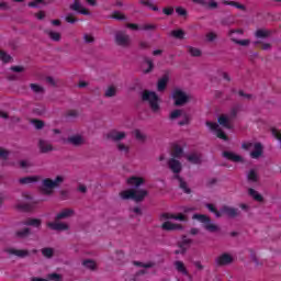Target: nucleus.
<instances>
[{"label": "nucleus", "instance_id": "nucleus-4", "mask_svg": "<svg viewBox=\"0 0 281 281\" xmlns=\"http://www.w3.org/2000/svg\"><path fill=\"white\" fill-rule=\"evenodd\" d=\"M142 100L143 102H148L153 113H157V111H159V95H157V92L144 90L142 92Z\"/></svg>", "mask_w": 281, "mask_h": 281}, {"label": "nucleus", "instance_id": "nucleus-57", "mask_svg": "<svg viewBox=\"0 0 281 281\" xmlns=\"http://www.w3.org/2000/svg\"><path fill=\"white\" fill-rule=\"evenodd\" d=\"M31 89L34 91V93H43V87L36 83H31Z\"/></svg>", "mask_w": 281, "mask_h": 281}, {"label": "nucleus", "instance_id": "nucleus-6", "mask_svg": "<svg viewBox=\"0 0 281 281\" xmlns=\"http://www.w3.org/2000/svg\"><path fill=\"white\" fill-rule=\"evenodd\" d=\"M172 100L175 102V106H184L190 102V97L183 92V90L176 88L172 91Z\"/></svg>", "mask_w": 281, "mask_h": 281}, {"label": "nucleus", "instance_id": "nucleus-2", "mask_svg": "<svg viewBox=\"0 0 281 281\" xmlns=\"http://www.w3.org/2000/svg\"><path fill=\"white\" fill-rule=\"evenodd\" d=\"M65 182V177L57 176L54 180L50 178H46L42 181V192L44 194H54V190L56 188H60V186Z\"/></svg>", "mask_w": 281, "mask_h": 281}, {"label": "nucleus", "instance_id": "nucleus-25", "mask_svg": "<svg viewBox=\"0 0 281 281\" xmlns=\"http://www.w3.org/2000/svg\"><path fill=\"white\" fill-rule=\"evenodd\" d=\"M173 265L179 273H182V276H189L188 269L186 268V263H183V261H175Z\"/></svg>", "mask_w": 281, "mask_h": 281}, {"label": "nucleus", "instance_id": "nucleus-5", "mask_svg": "<svg viewBox=\"0 0 281 281\" xmlns=\"http://www.w3.org/2000/svg\"><path fill=\"white\" fill-rule=\"evenodd\" d=\"M241 148L244 150H251V148H254L250 153L251 159H260V157H262L263 147L261 143H243Z\"/></svg>", "mask_w": 281, "mask_h": 281}, {"label": "nucleus", "instance_id": "nucleus-56", "mask_svg": "<svg viewBox=\"0 0 281 281\" xmlns=\"http://www.w3.org/2000/svg\"><path fill=\"white\" fill-rule=\"evenodd\" d=\"M145 61L148 65V68L146 70H144V74H150L155 67V65L153 64V61L149 58H146Z\"/></svg>", "mask_w": 281, "mask_h": 281}, {"label": "nucleus", "instance_id": "nucleus-34", "mask_svg": "<svg viewBox=\"0 0 281 281\" xmlns=\"http://www.w3.org/2000/svg\"><path fill=\"white\" fill-rule=\"evenodd\" d=\"M255 36L256 38H268V36H271V31L257 30Z\"/></svg>", "mask_w": 281, "mask_h": 281}, {"label": "nucleus", "instance_id": "nucleus-39", "mask_svg": "<svg viewBox=\"0 0 281 281\" xmlns=\"http://www.w3.org/2000/svg\"><path fill=\"white\" fill-rule=\"evenodd\" d=\"M171 35L173 36V38H179L181 41L184 38L186 32H183V30H173L171 32Z\"/></svg>", "mask_w": 281, "mask_h": 281}, {"label": "nucleus", "instance_id": "nucleus-28", "mask_svg": "<svg viewBox=\"0 0 281 281\" xmlns=\"http://www.w3.org/2000/svg\"><path fill=\"white\" fill-rule=\"evenodd\" d=\"M217 121L221 126H224V128H232V124H229V117L226 115H221Z\"/></svg>", "mask_w": 281, "mask_h": 281}, {"label": "nucleus", "instance_id": "nucleus-26", "mask_svg": "<svg viewBox=\"0 0 281 281\" xmlns=\"http://www.w3.org/2000/svg\"><path fill=\"white\" fill-rule=\"evenodd\" d=\"M222 3L223 5H232L233 8H237V10H243V11L247 10V8L244 4L236 1L223 0Z\"/></svg>", "mask_w": 281, "mask_h": 281}, {"label": "nucleus", "instance_id": "nucleus-16", "mask_svg": "<svg viewBox=\"0 0 281 281\" xmlns=\"http://www.w3.org/2000/svg\"><path fill=\"white\" fill-rule=\"evenodd\" d=\"M222 157H224V159H227L228 161H234L235 164H240L243 162V158L240 155H236L232 151H223L222 153Z\"/></svg>", "mask_w": 281, "mask_h": 281}, {"label": "nucleus", "instance_id": "nucleus-3", "mask_svg": "<svg viewBox=\"0 0 281 281\" xmlns=\"http://www.w3.org/2000/svg\"><path fill=\"white\" fill-rule=\"evenodd\" d=\"M192 218L193 221H199V223H202L203 229L210 232L211 234H214L221 229L218 225L214 224L212 218L205 214L195 213L192 215Z\"/></svg>", "mask_w": 281, "mask_h": 281}, {"label": "nucleus", "instance_id": "nucleus-11", "mask_svg": "<svg viewBox=\"0 0 281 281\" xmlns=\"http://www.w3.org/2000/svg\"><path fill=\"white\" fill-rule=\"evenodd\" d=\"M106 139H111L112 142H122V139H126V132H120L117 130H111L106 134Z\"/></svg>", "mask_w": 281, "mask_h": 281}, {"label": "nucleus", "instance_id": "nucleus-9", "mask_svg": "<svg viewBox=\"0 0 281 281\" xmlns=\"http://www.w3.org/2000/svg\"><path fill=\"white\" fill-rule=\"evenodd\" d=\"M234 34H244L243 30H231L228 32V36L231 37V41L236 45H240L241 47H247V45H249V40H237Z\"/></svg>", "mask_w": 281, "mask_h": 281}, {"label": "nucleus", "instance_id": "nucleus-17", "mask_svg": "<svg viewBox=\"0 0 281 281\" xmlns=\"http://www.w3.org/2000/svg\"><path fill=\"white\" fill-rule=\"evenodd\" d=\"M173 179H177V181L179 183V188H180V190H182V192H184V194H192V189H190V187H188V182H186V180H183V178H181V176L176 175L173 177Z\"/></svg>", "mask_w": 281, "mask_h": 281}, {"label": "nucleus", "instance_id": "nucleus-60", "mask_svg": "<svg viewBox=\"0 0 281 281\" xmlns=\"http://www.w3.org/2000/svg\"><path fill=\"white\" fill-rule=\"evenodd\" d=\"M0 157L1 159L7 160L8 157H10V151L0 147Z\"/></svg>", "mask_w": 281, "mask_h": 281}, {"label": "nucleus", "instance_id": "nucleus-58", "mask_svg": "<svg viewBox=\"0 0 281 281\" xmlns=\"http://www.w3.org/2000/svg\"><path fill=\"white\" fill-rule=\"evenodd\" d=\"M35 205L34 204H21L20 209L24 210V212H32L34 210Z\"/></svg>", "mask_w": 281, "mask_h": 281}, {"label": "nucleus", "instance_id": "nucleus-51", "mask_svg": "<svg viewBox=\"0 0 281 281\" xmlns=\"http://www.w3.org/2000/svg\"><path fill=\"white\" fill-rule=\"evenodd\" d=\"M255 45H260V48L263 50L271 49V45L269 43H262L261 41H256Z\"/></svg>", "mask_w": 281, "mask_h": 281}, {"label": "nucleus", "instance_id": "nucleus-7", "mask_svg": "<svg viewBox=\"0 0 281 281\" xmlns=\"http://www.w3.org/2000/svg\"><path fill=\"white\" fill-rule=\"evenodd\" d=\"M115 43L119 45V47H130L131 36L124 31H117L115 33Z\"/></svg>", "mask_w": 281, "mask_h": 281}, {"label": "nucleus", "instance_id": "nucleus-21", "mask_svg": "<svg viewBox=\"0 0 281 281\" xmlns=\"http://www.w3.org/2000/svg\"><path fill=\"white\" fill-rule=\"evenodd\" d=\"M38 146H40L41 153H43V154L52 153V150H54V146H52V144L47 140L41 139L38 143Z\"/></svg>", "mask_w": 281, "mask_h": 281}, {"label": "nucleus", "instance_id": "nucleus-31", "mask_svg": "<svg viewBox=\"0 0 281 281\" xmlns=\"http://www.w3.org/2000/svg\"><path fill=\"white\" fill-rule=\"evenodd\" d=\"M181 155H183V148L179 145H176L171 154L173 157L172 159H180Z\"/></svg>", "mask_w": 281, "mask_h": 281}, {"label": "nucleus", "instance_id": "nucleus-61", "mask_svg": "<svg viewBox=\"0 0 281 281\" xmlns=\"http://www.w3.org/2000/svg\"><path fill=\"white\" fill-rule=\"evenodd\" d=\"M162 12L167 15V16H172V14H175V8L172 7H168V8H164Z\"/></svg>", "mask_w": 281, "mask_h": 281}, {"label": "nucleus", "instance_id": "nucleus-43", "mask_svg": "<svg viewBox=\"0 0 281 281\" xmlns=\"http://www.w3.org/2000/svg\"><path fill=\"white\" fill-rule=\"evenodd\" d=\"M46 280L47 281H61L63 277L60 274L54 272V273L47 274Z\"/></svg>", "mask_w": 281, "mask_h": 281}, {"label": "nucleus", "instance_id": "nucleus-46", "mask_svg": "<svg viewBox=\"0 0 281 281\" xmlns=\"http://www.w3.org/2000/svg\"><path fill=\"white\" fill-rule=\"evenodd\" d=\"M15 234L18 238H27V236H30V228H23L21 231H18Z\"/></svg>", "mask_w": 281, "mask_h": 281}, {"label": "nucleus", "instance_id": "nucleus-12", "mask_svg": "<svg viewBox=\"0 0 281 281\" xmlns=\"http://www.w3.org/2000/svg\"><path fill=\"white\" fill-rule=\"evenodd\" d=\"M168 166L173 175H179V172H181V170L183 169L181 161L177 160L176 158H170L168 160Z\"/></svg>", "mask_w": 281, "mask_h": 281}, {"label": "nucleus", "instance_id": "nucleus-24", "mask_svg": "<svg viewBox=\"0 0 281 281\" xmlns=\"http://www.w3.org/2000/svg\"><path fill=\"white\" fill-rule=\"evenodd\" d=\"M36 181H38V177L29 176V177L20 178L19 183H21L22 186H27L30 183H36Z\"/></svg>", "mask_w": 281, "mask_h": 281}, {"label": "nucleus", "instance_id": "nucleus-10", "mask_svg": "<svg viewBox=\"0 0 281 281\" xmlns=\"http://www.w3.org/2000/svg\"><path fill=\"white\" fill-rule=\"evenodd\" d=\"M215 262L217 267H227V265H232L234 262V257L227 252H224L215 259Z\"/></svg>", "mask_w": 281, "mask_h": 281}, {"label": "nucleus", "instance_id": "nucleus-35", "mask_svg": "<svg viewBox=\"0 0 281 281\" xmlns=\"http://www.w3.org/2000/svg\"><path fill=\"white\" fill-rule=\"evenodd\" d=\"M166 87H168V77H162L157 85L158 91H166Z\"/></svg>", "mask_w": 281, "mask_h": 281}, {"label": "nucleus", "instance_id": "nucleus-55", "mask_svg": "<svg viewBox=\"0 0 281 281\" xmlns=\"http://www.w3.org/2000/svg\"><path fill=\"white\" fill-rule=\"evenodd\" d=\"M33 124L37 131H41V128H43L45 126V122H43L41 120H36V119L33 120Z\"/></svg>", "mask_w": 281, "mask_h": 281}, {"label": "nucleus", "instance_id": "nucleus-40", "mask_svg": "<svg viewBox=\"0 0 281 281\" xmlns=\"http://www.w3.org/2000/svg\"><path fill=\"white\" fill-rule=\"evenodd\" d=\"M83 267H86V269H90L91 271L95 270V261L91 260V259H87L82 262Z\"/></svg>", "mask_w": 281, "mask_h": 281}, {"label": "nucleus", "instance_id": "nucleus-15", "mask_svg": "<svg viewBox=\"0 0 281 281\" xmlns=\"http://www.w3.org/2000/svg\"><path fill=\"white\" fill-rule=\"evenodd\" d=\"M47 227H49V229H53L54 232H67V229H69V225L65 223H58L56 221L48 222Z\"/></svg>", "mask_w": 281, "mask_h": 281}, {"label": "nucleus", "instance_id": "nucleus-63", "mask_svg": "<svg viewBox=\"0 0 281 281\" xmlns=\"http://www.w3.org/2000/svg\"><path fill=\"white\" fill-rule=\"evenodd\" d=\"M206 126H209L210 130H211V131H214L215 133H216L217 130H218V124H217V123L210 122V121L206 122Z\"/></svg>", "mask_w": 281, "mask_h": 281}, {"label": "nucleus", "instance_id": "nucleus-64", "mask_svg": "<svg viewBox=\"0 0 281 281\" xmlns=\"http://www.w3.org/2000/svg\"><path fill=\"white\" fill-rule=\"evenodd\" d=\"M238 115V108H233L229 112V120H235Z\"/></svg>", "mask_w": 281, "mask_h": 281}, {"label": "nucleus", "instance_id": "nucleus-27", "mask_svg": "<svg viewBox=\"0 0 281 281\" xmlns=\"http://www.w3.org/2000/svg\"><path fill=\"white\" fill-rule=\"evenodd\" d=\"M45 34H47V36H49V40L54 41L55 43H58V41H60V33H58V32H54L52 30H46Z\"/></svg>", "mask_w": 281, "mask_h": 281}, {"label": "nucleus", "instance_id": "nucleus-18", "mask_svg": "<svg viewBox=\"0 0 281 281\" xmlns=\"http://www.w3.org/2000/svg\"><path fill=\"white\" fill-rule=\"evenodd\" d=\"M65 144H71L72 146H82L85 144V138L81 135L69 136Z\"/></svg>", "mask_w": 281, "mask_h": 281}, {"label": "nucleus", "instance_id": "nucleus-41", "mask_svg": "<svg viewBox=\"0 0 281 281\" xmlns=\"http://www.w3.org/2000/svg\"><path fill=\"white\" fill-rule=\"evenodd\" d=\"M247 179H248V181H251L252 183H256V181H258V173L256 172V170L251 169L248 172Z\"/></svg>", "mask_w": 281, "mask_h": 281}, {"label": "nucleus", "instance_id": "nucleus-29", "mask_svg": "<svg viewBox=\"0 0 281 281\" xmlns=\"http://www.w3.org/2000/svg\"><path fill=\"white\" fill-rule=\"evenodd\" d=\"M187 52L188 54H190V56H193L194 58H199V56H201L202 54L201 49L193 46H187Z\"/></svg>", "mask_w": 281, "mask_h": 281}, {"label": "nucleus", "instance_id": "nucleus-13", "mask_svg": "<svg viewBox=\"0 0 281 281\" xmlns=\"http://www.w3.org/2000/svg\"><path fill=\"white\" fill-rule=\"evenodd\" d=\"M161 229L165 232H181L183 229V225L181 224H175L169 221L162 223Z\"/></svg>", "mask_w": 281, "mask_h": 281}, {"label": "nucleus", "instance_id": "nucleus-20", "mask_svg": "<svg viewBox=\"0 0 281 281\" xmlns=\"http://www.w3.org/2000/svg\"><path fill=\"white\" fill-rule=\"evenodd\" d=\"M75 211L72 209H64L61 212H59L56 216H55V221H63L65 218H70V216H74Z\"/></svg>", "mask_w": 281, "mask_h": 281}, {"label": "nucleus", "instance_id": "nucleus-59", "mask_svg": "<svg viewBox=\"0 0 281 281\" xmlns=\"http://www.w3.org/2000/svg\"><path fill=\"white\" fill-rule=\"evenodd\" d=\"M176 12L179 16H188V11L182 7H177Z\"/></svg>", "mask_w": 281, "mask_h": 281}, {"label": "nucleus", "instance_id": "nucleus-42", "mask_svg": "<svg viewBox=\"0 0 281 281\" xmlns=\"http://www.w3.org/2000/svg\"><path fill=\"white\" fill-rule=\"evenodd\" d=\"M116 148L120 153H124L125 155H128L131 148L127 145H124V143H119L116 145Z\"/></svg>", "mask_w": 281, "mask_h": 281}, {"label": "nucleus", "instance_id": "nucleus-36", "mask_svg": "<svg viewBox=\"0 0 281 281\" xmlns=\"http://www.w3.org/2000/svg\"><path fill=\"white\" fill-rule=\"evenodd\" d=\"M188 161H190V164H194V165H199L201 164V156L198 154H191L187 157Z\"/></svg>", "mask_w": 281, "mask_h": 281}, {"label": "nucleus", "instance_id": "nucleus-23", "mask_svg": "<svg viewBox=\"0 0 281 281\" xmlns=\"http://www.w3.org/2000/svg\"><path fill=\"white\" fill-rule=\"evenodd\" d=\"M144 183V178L142 177H131L127 179V184L128 186H134L135 188H139Z\"/></svg>", "mask_w": 281, "mask_h": 281}, {"label": "nucleus", "instance_id": "nucleus-1", "mask_svg": "<svg viewBox=\"0 0 281 281\" xmlns=\"http://www.w3.org/2000/svg\"><path fill=\"white\" fill-rule=\"evenodd\" d=\"M121 199L123 201H135L136 203H142L146 196H148V191L140 189H127L120 192Z\"/></svg>", "mask_w": 281, "mask_h": 281}, {"label": "nucleus", "instance_id": "nucleus-48", "mask_svg": "<svg viewBox=\"0 0 281 281\" xmlns=\"http://www.w3.org/2000/svg\"><path fill=\"white\" fill-rule=\"evenodd\" d=\"M215 135L216 137H218V139H223L224 142H227V139H229V137H227V134H225L224 131L221 128L215 132Z\"/></svg>", "mask_w": 281, "mask_h": 281}, {"label": "nucleus", "instance_id": "nucleus-47", "mask_svg": "<svg viewBox=\"0 0 281 281\" xmlns=\"http://www.w3.org/2000/svg\"><path fill=\"white\" fill-rule=\"evenodd\" d=\"M0 60H2V63H10L12 56L8 55L4 50H0Z\"/></svg>", "mask_w": 281, "mask_h": 281}, {"label": "nucleus", "instance_id": "nucleus-53", "mask_svg": "<svg viewBox=\"0 0 281 281\" xmlns=\"http://www.w3.org/2000/svg\"><path fill=\"white\" fill-rule=\"evenodd\" d=\"M65 21H66V23L74 24V23L78 22V19H76V16H74V14L69 13L66 15Z\"/></svg>", "mask_w": 281, "mask_h": 281}, {"label": "nucleus", "instance_id": "nucleus-52", "mask_svg": "<svg viewBox=\"0 0 281 281\" xmlns=\"http://www.w3.org/2000/svg\"><path fill=\"white\" fill-rule=\"evenodd\" d=\"M173 221H181L182 223L188 222V217L182 213L173 214Z\"/></svg>", "mask_w": 281, "mask_h": 281}, {"label": "nucleus", "instance_id": "nucleus-44", "mask_svg": "<svg viewBox=\"0 0 281 281\" xmlns=\"http://www.w3.org/2000/svg\"><path fill=\"white\" fill-rule=\"evenodd\" d=\"M42 255L44 258H54V248H43Z\"/></svg>", "mask_w": 281, "mask_h": 281}, {"label": "nucleus", "instance_id": "nucleus-50", "mask_svg": "<svg viewBox=\"0 0 281 281\" xmlns=\"http://www.w3.org/2000/svg\"><path fill=\"white\" fill-rule=\"evenodd\" d=\"M216 38H218V35H216V33H214V32H209L206 34L207 43H214V41H216Z\"/></svg>", "mask_w": 281, "mask_h": 281}, {"label": "nucleus", "instance_id": "nucleus-38", "mask_svg": "<svg viewBox=\"0 0 281 281\" xmlns=\"http://www.w3.org/2000/svg\"><path fill=\"white\" fill-rule=\"evenodd\" d=\"M111 19H115L116 21H126V15L120 11H114Z\"/></svg>", "mask_w": 281, "mask_h": 281}, {"label": "nucleus", "instance_id": "nucleus-14", "mask_svg": "<svg viewBox=\"0 0 281 281\" xmlns=\"http://www.w3.org/2000/svg\"><path fill=\"white\" fill-rule=\"evenodd\" d=\"M4 251L9 254V256H16L18 258H27V256H30V250L5 248Z\"/></svg>", "mask_w": 281, "mask_h": 281}, {"label": "nucleus", "instance_id": "nucleus-19", "mask_svg": "<svg viewBox=\"0 0 281 281\" xmlns=\"http://www.w3.org/2000/svg\"><path fill=\"white\" fill-rule=\"evenodd\" d=\"M222 213L228 216V218H236V216L239 214L238 209L227 205L222 206Z\"/></svg>", "mask_w": 281, "mask_h": 281}, {"label": "nucleus", "instance_id": "nucleus-8", "mask_svg": "<svg viewBox=\"0 0 281 281\" xmlns=\"http://www.w3.org/2000/svg\"><path fill=\"white\" fill-rule=\"evenodd\" d=\"M70 10H72V12H77V14H83V16H90L91 15V11H89V9L82 7V3L80 2V0H74V3H71L69 5Z\"/></svg>", "mask_w": 281, "mask_h": 281}, {"label": "nucleus", "instance_id": "nucleus-32", "mask_svg": "<svg viewBox=\"0 0 281 281\" xmlns=\"http://www.w3.org/2000/svg\"><path fill=\"white\" fill-rule=\"evenodd\" d=\"M248 193L250 196H252V199H255V201H258L259 203H262L265 201L262 195H260V193H258V191H256L255 189H249Z\"/></svg>", "mask_w": 281, "mask_h": 281}, {"label": "nucleus", "instance_id": "nucleus-45", "mask_svg": "<svg viewBox=\"0 0 281 281\" xmlns=\"http://www.w3.org/2000/svg\"><path fill=\"white\" fill-rule=\"evenodd\" d=\"M133 133L138 142H146V134L142 133V131L135 130Z\"/></svg>", "mask_w": 281, "mask_h": 281}, {"label": "nucleus", "instance_id": "nucleus-33", "mask_svg": "<svg viewBox=\"0 0 281 281\" xmlns=\"http://www.w3.org/2000/svg\"><path fill=\"white\" fill-rule=\"evenodd\" d=\"M116 94H117V88H115L114 86L108 87L104 93L105 98H115Z\"/></svg>", "mask_w": 281, "mask_h": 281}, {"label": "nucleus", "instance_id": "nucleus-62", "mask_svg": "<svg viewBox=\"0 0 281 281\" xmlns=\"http://www.w3.org/2000/svg\"><path fill=\"white\" fill-rule=\"evenodd\" d=\"M38 3H45V0H33L29 2V8H38Z\"/></svg>", "mask_w": 281, "mask_h": 281}, {"label": "nucleus", "instance_id": "nucleus-30", "mask_svg": "<svg viewBox=\"0 0 281 281\" xmlns=\"http://www.w3.org/2000/svg\"><path fill=\"white\" fill-rule=\"evenodd\" d=\"M140 5H145L146 8H150L154 12H159V7L153 4L150 0H139Z\"/></svg>", "mask_w": 281, "mask_h": 281}, {"label": "nucleus", "instance_id": "nucleus-54", "mask_svg": "<svg viewBox=\"0 0 281 281\" xmlns=\"http://www.w3.org/2000/svg\"><path fill=\"white\" fill-rule=\"evenodd\" d=\"M203 8H209V10H216V8H218V2L212 0L209 3L206 2V5H203Z\"/></svg>", "mask_w": 281, "mask_h": 281}, {"label": "nucleus", "instance_id": "nucleus-22", "mask_svg": "<svg viewBox=\"0 0 281 281\" xmlns=\"http://www.w3.org/2000/svg\"><path fill=\"white\" fill-rule=\"evenodd\" d=\"M43 224V221L38 220V218H26L24 222H22V225H26L29 227H41V225Z\"/></svg>", "mask_w": 281, "mask_h": 281}, {"label": "nucleus", "instance_id": "nucleus-37", "mask_svg": "<svg viewBox=\"0 0 281 281\" xmlns=\"http://www.w3.org/2000/svg\"><path fill=\"white\" fill-rule=\"evenodd\" d=\"M135 267H143L144 269H153L155 267V262L149 261L147 263H144L142 261H134Z\"/></svg>", "mask_w": 281, "mask_h": 281}, {"label": "nucleus", "instance_id": "nucleus-49", "mask_svg": "<svg viewBox=\"0 0 281 281\" xmlns=\"http://www.w3.org/2000/svg\"><path fill=\"white\" fill-rule=\"evenodd\" d=\"M181 113H183V111H181V110H173L169 114V120H177L178 117H181Z\"/></svg>", "mask_w": 281, "mask_h": 281}]
</instances>
